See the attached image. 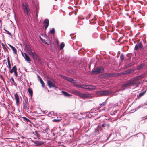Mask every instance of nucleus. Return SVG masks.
I'll use <instances>...</instances> for the list:
<instances>
[{
	"label": "nucleus",
	"instance_id": "22",
	"mask_svg": "<svg viewBox=\"0 0 147 147\" xmlns=\"http://www.w3.org/2000/svg\"><path fill=\"white\" fill-rule=\"evenodd\" d=\"M27 49L28 51V54H29L32 52V49L30 47L29 45H27L26 46Z\"/></svg>",
	"mask_w": 147,
	"mask_h": 147
},
{
	"label": "nucleus",
	"instance_id": "55",
	"mask_svg": "<svg viewBox=\"0 0 147 147\" xmlns=\"http://www.w3.org/2000/svg\"><path fill=\"white\" fill-rule=\"evenodd\" d=\"M42 36H45V34H42Z\"/></svg>",
	"mask_w": 147,
	"mask_h": 147
},
{
	"label": "nucleus",
	"instance_id": "24",
	"mask_svg": "<svg viewBox=\"0 0 147 147\" xmlns=\"http://www.w3.org/2000/svg\"><path fill=\"white\" fill-rule=\"evenodd\" d=\"M38 78H39V80H40V83H41V84L42 85V86L43 87H45V83H44V82L42 80V78L40 77V76H39L38 75Z\"/></svg>",
	"mask_w": 147,
	"mask_h": 147
},
{
	"label": "nucleus",
	"instance_id": "53",
	"mask_svg": "<svg viewBox=\"0 0 147 147\" xmlns=\"http://www.w3.org/2000/svg\"><path fill=\"white\" fill-rule=\"evenodd\" d=\"M100 108V107H98V109H97V110H98V109H99V108Z\"/></svg>",
	"mask_w": 147,
	"mask_h": 147
},
{
	"label": "nucleus",
	"instance_id": "52",
	"mask_svg": "<svg viewBox=\"0 0 147 147\" xmlns=\"http://www.w3.org/2000/svg\"><path fill=\"white\" fill-rule=\"evenodd\" d=\"M6 68H5V69H4V70L6 71Z\"/></svg>",
	"mask_w": 147,
	"mask_h": 147
},
{
	"label": "nucleus",
	"instance_id": "23",
	"mask_svg": "<svg viewBox=\"0 0 147 147\" xmlns=\"http://www.w3.org/2000/svg\"><path fill=\"white\" fill-rule=\"evenodd\" d=\"M145 93V92H142L140 93L138 95H137V98L136 99H139L140 97L143 96L144 94Z\"/></svg>",
	"mask_w": 147,
	"mask_h": 147
},
{
	"label": "nucleus",
	"instance_id": "49",
	"mask_svg": "<svg viewBox=\"0 0 147 147\" xmlns=\"http://www.w3.org/2000/svg\"><path fill=\"white\" fill-rule=\"evenodd\" d=\"M7 51V52H9V51H8V49L6 48L5 49Z\"/></svg>",
	"mask_w": 147,
	"mask_h": 147
},
{
	"label": "nucleus",
	"instance_id": "2",
	"mask_svg": "<svg viewBox=\"0 0 147 147\" xmlns=\"http://www.w3.org/2000/svg\"><path fill=\"white\" fill-rule=\"evenodd\" d=\"M22 7L24 13L28 16H30L31 12L27 4L25 3H23Z\"/></svg>",
	"mask_w": 147,
	"mask_h": 147
},
{
	"label": "nucleus",
	"instance_id": "20",
	"mask_svg": "<svg viewBox=\"0 0 147 147\" xmlns=\"http://www.w3.org/2000/svg\"><path fill=\"white\" fill-rule=\"evenodd\" d=\"M8 45L13 50V53L15 54H17V51L16 49V48H15V47L10 44H9Z\"/></svg>",
	"mask_w": 147,
	"mask_h": 147
},
{
	"label": "nucleus",
	"instance_id": "29",
	"mask_svg": "<svg viewBox=\"0 0 147 147\" xmlns=\"http://www.w3.org/2000/svg\"><path fill=\"white\" fill-rule=\"evenodd\" d=\"M35 144L37 145H40L44 144V142L42 141H36Z\"/></svg>",
	"mask_w": 147,
	"mask_h": 147
},
{
	"label": "nucleus",
	"instance_id": "4",
	"mask_svg": "<svg viewBox=\"0 0 147 147\" xmlns=\"http://www.w3.org/2000/svg\"><path fill=\"white\" fill-rule=\"evenodd\" d=\"M110 93V92L107 90L97 91L96 92V94L98 96H104L107 95L109 94Z\"/></svg>",
	"mask_w": 147,
	"mask_h": 147
},
{
	"label": "nucleus",
	"instance_id": "17",
	"mask_svg": "<svg viewBox=\"0 0 147 147\" xmlns=\"http://www.w3.org/2000/svg\"><path fill=\"white\" fill-rule=\"evenodd\" d=\"M71 93L80 96L81 92H80L76 90H71Z\"/></svg>",
	"mask_w": 147,
	"mask_h": 147
},
{
	"label": "nucleus",
	"instance_id": "46",
	"mask_svg": "<svg viewBox=\"0 0 147 147\" xmlns=\"http://www.w3.org/2000/svg\"><path fill=\"white\" fill-rule=\"evenodd\" d=\"M133 65V63L129 64L128 65H127V67L132 66Z\"/></svg>",
	"mask_w": 147,
	"mask_h": 147
},
{
	"label": "nucleus",
	"instance_id": "48",
	"mask_svg": "<svg viewBox=\"0 0 147 147\" xmlns=\"http://www.w3.org/2000/svg\"><path fill=\"white\" fill-rule=\"evenodd\" d=\"M0 78L3 80V77L1 75H0Z\"/></svg>",
	"mask_w": 147,
	"mask_h": 147
},
{
	"label": "nucleus",
	"instance_id": "13",
	"mask_svg": "<svg viewBox=\"0 0 147 147\" xmlns=\"http://www.w3.org/2000/svg\"><path fill=\"white\" fill-rule=\"evenodd\" d=\"M61 76L62 77H63L64 79L69 82H71L73 83H75L76 82V81L73 79L71 78L65 76H63L62 75H61Z\"/></svg>",
	"mask_w": 147,
	"mask_h": 147
},
{
	"label": "nucleus",
	"instance_id": "1",
	"mask_svg": "<svg viewBox=\"0 0 147 147\" xmlns=\"http://www.w3.org/2000/svg\"><path fill=\"white\" fill-rule=\"evenodd\" d=\"M136 84V82H134L133 79L132 78L124 84L122 85L121 88L123 89H125L130 86H134Z\"/></svg>",
	"mask_w": 147,
	"mask_h": 147
},
{
	"label": "nucleus",
	"instance_id": "39",
	"mask_svg": "<svg viewBox=\"0 0 147 147\" xmlns=\"http://www.w3.org/2000/svg\"><path fill=\"white\" fill-rule=\"evenodd\" d=\"M4 30H5V31L7 32V34H8L9 35L11 36H12L11 34L9 31L6 30L5 29H4Z\"/></svg>",
	"mask_w": 147,
	"mask_h": 147
},
{
	"label": "nucleus",
	"instance_id": "5",
	"mask_svg": "<svg viewBox=\"0 0 147 147\" xmlns=\"http://www.w3.org/2000/svg\"><path fill=\"white\" fill-rule=\"evenodd\" d=\"M104 68L103 67L101 66L97 67L92 71V72L95 73L96 74L102 73L104 72Z\"/></svg>",
	"mask_w": 147,
	"mask_h": 147
},
{
	"label": "nucleus",
	"instance_id": "32",
	"mask_svg": "<svg viewBox=\"0 0 147 147\" xmlns=\"http://www.w3.org/2000/svg\"><path fill=\"white\" fill-rule=\"evenodd\" d=\"M65 46V44L63 43V42H62L61 43L60 45V50L62 49Z\"/></svg>",
	"mask_w": 147,
	"mask_h": 147
},
{
	"label": "nucleus",
	"instance_id": "21",
	"mask_svg": "<svg viewBox=\"0 0 147 147\" xmlns=\"http://www.w3.org/2000/svg\"><path fill=\"white\" fill-rule=\"evenodd\" d=\"M61 93L65 96L66 97H69L70 96H72L71 95L67 92L64 91H62Z\"/></svg>",
	"mask_w": 147,
	"mask_h": 147
},
{
	"label": "nucleus",
	"instance_id": "43",
	"mask_svg": "<svg viewBox=\"0 0 147 147\" xmlns=\"http://www.w3.org/2000/svg\"><path fill=\"white\" fill-rule=\"evenodd\" d=\"M96 110L95 109H92L90 111V113H92L93 111H96Z\"/></svg>",
	"mask_w": 147,
	"mask_h": 147
},
{
	"label": "nucleus",
	"instance_id": "9",
	"mask_svg": "<svg viewBox=\"0 0 147 147\" xmlns=\"http://www.w3.org/2000/svg\"><path fill=\"white\" fill-rule=\"evenodd\" d=\"M103 76L105 78H108L115 76L116 75L114 73H110L105 74H103Z\"/></svg>",
	"mask_w": 147,
	"mask_h": 147
},
{
	"label": "nucleus",
	"instance_id": "35",
	"mask_svg": "<svg viewBox=\"0 0 147 147\" xmlns=\"http://www.w3.org/2000/svg\"><path fill=\"white\" fill-rule=\"evenodd\" d=\"M22 118L24 119V120L26 121V122H30V120L27 118L25 117H22Z\"/></svg>",
	"mask_w": 147,
	"mask_h": 147
},
{
	"label": "nucleus",
	"instance_id": "3",
	"mask_svg": "<svg viewBox=\"0 0 147 147\" xmlns=\"http://www.w3.org/2000/svg\"><path fill=\"white\" fill-rule=\"evenodd\" d=\"M30 56L34 60H37L39 62L41 61L40 57L38 54L35 52H32L29 54Z\"/></svg>",
	"mask_w": 147,
	"mask_h": 147
},
{
	"label": "nucleus",
	"instance_id": "41",
	"mask_svg": "<svg viewBox=\"0 0 147 147\" xmlns=\"http://www.w3.org/2000/svg\"><path fill=\"white\" fill-rule=\"evenodd\" d=\"M36 136L37 137V138H40V136L39 134L38 133H36Z\"/></svg>",
	"mask_w": 147,
	"mask_h": 147
},
{
	"label": "nucleus",
	"instance_id": "47",
	"mask_svg": "<svg viewBox=\"0 0 147 147\" xmlns=\"http://www.w3.org/2000/svg\"><path fill=\"white\" fill-rule=\"evenodd\" d=\"M11 80L12 82H14V79L13 78V77H12L11 78Z\"/></svg>",
	"mask_w": 147,
	"mask_h": 147
},
{
	"label": "nucleus",
	"instance_id": "15",
	"mask_svg": "<svg viewBox=\"0 0 147 147\" xmlns=\"http://www.w3.org/2000/svg\"><path fill=\"white\" fill-rule=\"evenodd\" d=\"M134 71V70L133 69H131L124 71V74L125 75L133 73Z\"/></svg>",
	"mask_w": 147,
	"mask_h": 147
},
{
	"label": "nucleus",
	"instance_id": "44",
	"mask_svg": "<svg viewBox=\"0 0 147 147\" xmlns=\"http://www.w3.org/2000/svg\"><path fill=\"white\" fill-rule=\"evenodd\" d=\"M127 57H129V58L128 59H126V60H127L129 59H131V58L129 57V55L128 54L127 55Z\"/></svg>",
	"mask_w": 147,
	"mask_h": 147
},
{
	"label": "nucleus",
	"instance_id": "16",
	"mask_svg": "<svg viewBox=\"0 0 147 147\" xmlns=\"http://www.w3.org/2000/svg\"><path fill=\"white\" fill-rule=\"evenodd\" d=\"M44 23L45 24L44 26L45 27V29L46 30L49 25V20L48 19H45Z\"/></svg>",
	"mask_w": 147,
	"mask_h": 147
},
{
	"label": "nucleus",
	"instance_id": "26",
	"mask_svg": "<svg viewBox=\"0 0 147 147\" xmlns=\"http://www.w3.org/2000/svg\"><path fill=\"white\" fill-rule=\"evenodd\" d=\"M102 126L103 127H105L106 129H108L109 128L110 126V125L109 123L106 124L104 123L102 125Z\"/></svg>",
	"mask_w": 147,
	"mask_h": 147
},
{
	"label": "nucleus",
	"instance_id": "11",
	"mask_svg": "<svg viewBox=\"0 0 147 147\" xmlns=\"http://www.w3.org/2000/svg\"><path fill=\"white\" fill-rule=\"evenodd\" d=\"M145 76V75L144 74H142L138 76H137L133 78H132L134 80V82H136V84L137 82V80L141 78H143Z\"/></svg>",
	"mask_w": 147,
	"mask_h": 147
},
{
	"label": "nucleus",
	"instance_id": "51",
	"mask_svg": "<svg viewBox=\"0 0 147 147\" xmlns=\"http://www.w3.org/2000/svg\"><path fill=\"white\" fill-rule=\"evenodd\" d=\"M0 23H1V25H2V23L1 22V20H0Z\"/></svg>",
	"mask_w": 147,
	"mask_h": 147
},
{
	"label": "nucleus",
	"instance_id": "42",
	"mask_svg": "<svg viewBox=\"0 0 147 147\" xmlns=\"http://www.w3.org/2000/svg\"><path fill=\"white\" fill-rule=\"evenodd\" d=\"M2 45V47L4 49H5V48H6V47H5V45H4L3 44V43H2L1 44Z\"/></svg>",
	"mask_w": 147,
	"mask_h": 147
},
{
	"label": "nucleus",
	"instance_id": "31",
	"mask_svg": "<svg viewBox=\"0 0 147 147\" xmlns=\"http://www.w3.org/2000/svg\"><path fill=\"white\" fill-rule=\"evenodd\" d=\"M83 88L86 89H89V85L84 84L83 85Z\"/></svg>",
	"mask_w": 147,
	"mask_h": 147
},
{
	"label": "nucleus",
	"instance_id": "8",
	"mask_svg": "<svg viewBox=\"0 0 147 147\" xmlns=\"http://www.w3.org/2000/svg\"><path fill=\"white\" fill-rule=\"evenodd\" d=\"M80 97L82 99L85 98H91L92 96L91 95L88 93H80Z\"/></svg>",
	"mask_w": 147,
	"mask_h": 147
},
{
	"label": "nucleus",
	"instance_id": "45",
	"mask_svg": "<svg viewBox=\"0 0 147 147\" xmlns=\"http://www.w3.org/2000/svg\"><path fill=\"white\" fill-rule=\"evenodd\" d=\"M15 75L16 76V77H17V76L18 75H17V71H15V72H14Z\"/></svg>",
	"mask_w": 147,
	"mask_h": 147
},
{
	"label": "nucleus",
	"instance_id": "30",
	"mask_svg": "<svg viewBox=\"0 0 147 147\" xmlns=\"http://www.w3.org/2000/svg\"><path fill=\"white\" fill-rule=\"evenodd\" d=\"M28 92L30 94V95L31 96H32L33 94V92L32 90V89H31V88L30 87L28 89Z\"/></svg>",
	"mask_w": 147,
	"mask_h": 147
},
{
	"label": "nucleus",
	"instance_id": "10",
	"mask_svg": "<svg viewBox=\"0 0 147 147\" xmlns=\"http://www.w3.org/2000/svg\"><path fill=\"white\" fill-rule=\"evenodd\" d=\"M143 48L142 43V42H140L138 41L137 43L135 45L134 49L135 50H137L138 49H142Z\"/></svg>",
	"mask_w": 147,
	"mask_h": 147
},
{
	"label": "nucleus",
	"instance_id": "33",
	"mask_svg": "<svg viewBox=\"0 0 147 147\" xmlns=\"http://www.w3.org/2000/svg\"><path fill=\"white\" fill-rule=\"evenodd\" d=\"M76 87H78L79 88H83V85H80V84H75L74 85Z\"/></svg>",
	"mask_w": 147,
	"mask_h": 147
},
{
	"label": "nucleus",
	"instance_id": "50",
	"mask_svg": "<svg viewBox=\"0 0 147 147\" xmlns=\"http://www.w3.org/2000/svg\"><path fill=\"white\" fill-rule=\"evenodd\" d=\"M97 131H98V130H96V129H95V133H96V132H97Z\"/></svg>",
	"mask_w": 147,
	"mask_h": 147
},
{
	"label": "nucleus",
	"instance_id": "18",
	"mask_svg": "<svg viewBox=\"0 0 147 147\" xmlns=\"http://www.w3.org/2000/svg\"><path fill=\"white\" fill-rule=\"evenodd\" d=\"M7 63H8V68L10 69H11V65L10 63V59H9V55H7Z\"/></svg>",
	"mask_w": 147,
	"mask_h": 147
},
{
	"label": "nucleus",
	"instance_id": "36",
	"mask_svg": "<svg viewBox=\"0 0 147 147\" xmlns=\"http://www.w3.org/2000/svg\"><path fill=\"white\" fill-rule=\"evenodd\" d=\"M45 78L46 79L47 82H48V80H50V79H52V78H51L49 77V76H45Z\"/></svg>",
	"mask_w": 147,
	"mask_h": 147
},
{
	"label": "nucleus",
	"instance_id": "54",
	"mask_svg": "<svg viewBox=\"0 0 147 147\" xmlns=\"http://www.w3.org/2000/svg\"><path fill=\"white\" fill-rule=\"evenodd\" d=\"M47 40L48 41H49V39H48V38H47Z\"/></svg>",
	"mask_w": 147,
	"mask_h": 147
},
{
	"label": "nucleus",
	"instance_id": "25",
	"mask_svg": "<svg viewBox=\"0 0 147 147\" xmlns=\"http://www.w3.org/2000/svg\"><path fill=\"white\" fill-rule=\"evenodd\" d=\"M144 63H142L139 65L137 68V69L138 70H140L141 69L143 68L144 66Z\"/></svg>",
	"mask_w": 147,
	"mask_h": 147
},
{
	"label": "nucleus",
	"instance_id": "7",
	"mask_svg": "<svg viewBox=\"0 0 147 147\" xmlns=\"http://www.w3.org/2000/svg\"><path fill=\"white\" fill-rule=\"evenodd\" d=\"M55 81L52 78L50 80L48 81L47 82V85L50 88L51 87H56L55 85Z\"/></svg>",
	"mask_w": 147,
	"mask_h": 147
},
{
	"label": "nucleus",
	"instance_id": "6",
	"mask_svg": "<svg viewBox=\"0 0 147 147\" xmlns=\"http://www.w3.org/2000/svg\"><path fill=\"white\" fill-rule=\"evenodd\" d=\"M29 105L28 103V101L27 98L25 99L24 101L23 102V108L26 111H28L29 109Z\"/></svg>",
	"mask_w": 147,
	"mask_h": 147
},
{
	"label": "nucleus",
	"instance_id": "12",
	"mask_svg": "<svg viewBox=\"0 0 147 147\" xmlns=\"http://www.w3.org/2000/svg\"><path fill=\"white\" fill-rule=\"evenodd\" d=\"M22 55L24 58L25 60L27 62H30L31 61V59L29 57V56L28 55L25 53L24 54L22 53Z\"/></svg>",
	"mask_w": 147,
	"mask_h": 147
},
{
	"label": "nucleus",
	"instance_id": "19",
	"mask_svg": "<svg viewBox=\"0 0 147 147\" xmlns=\"http://www.w3.org/2000/svg\"><path fill=\"white\" fill-rule=\"evenodd\" d=\"M9 70V72L11 74H12L13 72H15V71H17V69L16 66H14L12 69Z\"/></svg>",
	"mask_w": 147,
	"mask_h": 147
},
{
	"label": "nucleus",
	"instance_id": "40",
	"mask_svg": "<svg viewBox=\"0 0 147 147\" xmlns=\"http://www.w3.org/2000/svg\"><path fill=\"white\" fill-rule=\"evenodd\" d=\"M107 103V102L105 101L102 104H100V105L101 106H105Z\"/></svg>",
	"mask_w": 147,
	"mask_h": 147
},
{
	"label": "nucleus",
	"instance_id": "38",
	"mask_svg": "<svg viewBox=\"0 0 147 147\" xmlns=\"http://www.w3.org/2000/svg\"><path fill=\"white\" fill-rule=\"evenodd\" d=\"M61 121V119H55L53 120V121L56 122H60Z\"/></svg>",
	"mask_w": 147,
	"mask_h": 147
},
{
	"label": "nucleus",
	"instance_id": "27",
	"mask_svg": "<svg viewBox=\"0 0 147 147\" xmlns=\"http://www.w3.org/2000/svg\"><path fill=\"white\" fill-rule=\"evenodd\" d=\"M89 90H94L96 88V86L94 85H89Z\"/></svg>",
	"mask_w": 147,
	"mask_h": 147
},
{
	"label": "nucleus",
	"instance_id": "56",
	"mask_svg": "<svg viewBox=\"0 0 147 147\" xmlns=\"http://www.w3.org/2000/svg\"><path fill=\"white\" fill-rule=\"evenodd\" d=\"M59 128H60V127H59Z\"/></svg>",
	"mask_w": 147,
	"mask_h": 147
},
{
	"label": "nucleus",
	"instance_id": "34",
	"mask_svg": "<svg viewBox=\"0 0 147 147\" xmlns=\"http://www.w3.org/2000/svg\"><path fill=\"white\" fill-rule=\"evenodd\" d=\"M120 58L121 61H123L124 59V56L123 54L122 53L120 56Z\"/></svg>",
	"mask_w": 147,
	"mask_h": 147
},
{
	"label": "nucleus",
	"instance_id": "37",
	"mask_svg": "<svg viewBox=\"0 0 147 147\" xmlns=\"http://www.w3.org/2000/svg\"><path fill=\"white\" fill-rule=\"evenodd\" d=\"M50 32L51 34H54L55 33V29L54 28H52L51 30L50 31Z\"/></svg>",
	"mask_w": 147,
	"mask_h": 147
},
{
	"label": "nucleus",
	"instance_id": "28",
	"mask_svg": "<svg viewBox=\"0 0 147 147\" xmlns=\"http://www.w3.org/2000/svg\"><path fill=\"white\" fill-rule=\"evenodd\" d=\"M40 38L43 42L45 44H47V45H49V43H50V42H49V43H48L47 42H46V41H47V40H45V39H43L40 36Z\"/></svg>",
	"mask_w": 147,
	"mask_h": 147
},
{
	"label": "nucleus",
	"instance_id": "14",
	"mask_svg": "<svg viewBox=\"0 0 147 147\" xmlns=\"http://www.w3.org/2000/svg\"><path fill=\"white\" fill-rule=\"evenodd\" d=\"M14 96L16 104L19 105V98L18 94L17 93H16Z\"/></svg>",
	"mask_w": 147,
	"mask_h": 147
}]
</instances>
